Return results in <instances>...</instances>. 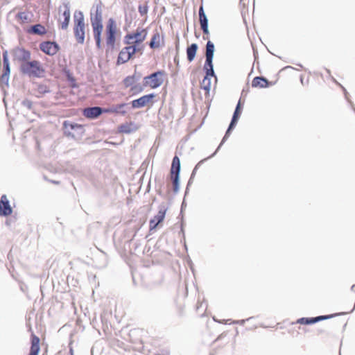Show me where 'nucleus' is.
Returning a JSON list of instances; mask_svg holds the SVG:
<instances>
[{"mask_svg": "<svg viewBox=\"0 0 355 355\" xmlns=\"http://www.w3.org/2000/svg\"><path fill=\"white\" fill-rule=\"evenodd\" d=\"M334 81L335 83H336L338 85H339V86L341 87L343 92V94H344V96H345V98L346 99V101L349 103V105L351 106V103H353L349 98V93L347 91L346 88L344 87L342 85H340V83H337L336 80L335 79H334Z\"/></svg>", "mask_w": 355, "mask_h": 355, "instance_id": "e433bc0d", "label": "nucleus"}, {"mask_svg": "<svg viewBox=\"0 0 355 355\" xmlns=\"http://www.w3.org/2000/svg\"><path fill=\"white\" fill-rule=\"evenodd\" d=\"M180 159L177 155H175L172 159L170 168V175L173 185V192L174 195L178 194L180 189Z\"/></svg>", "mask_w": 355, "mask_h": 355, "instance_id": "20e7f679", "label": "nucleus"}, {"mask_svg": "<svg viewBox=\"0 0 355 355\" xmlns=\"http://www.w3.org/2000/svg\"><path fill=\"white\" fill-rule=\"evenodd\" d=\"M206 103H207V107H206L207 112H206L205 116H207L208 114V112H209V108H210V106H211V101L207 100Z\"/></svg>", "mask_w": 355, "mask_h": 355, "instance_id": "a18cd8bd", "label": "nucleus"}, {"mask_svg": "<svg viewBox=\"0 0 355 355\" xmlns=\"http://www.w3.org/2000/svg\"><path fill=\"white\" fill-rule=\"evenodd\" d=\"M188 264L190 267V269L192 270V272H193V262L191 260V259H189V260L188 261Z\"/></svg>", "mask_w": 355, "mask_h": 355, "instance_id": "de8ad7c7", "label": "nucleus"}, {"mask_svg": "<svg viewBox=\"0 0 355 355\" xmlns=\"http://www.w3.org/2000/svg\"><path fill=\"white\" fill-rule=\"evenodd\" d=\"M213 61V49H209L207 54V59H205L203 66V71L205 73L204 76V81H207V83L206 85H203L202 87L201 88L205 91L207 96H209L211 86V78L215 77L217 78V76L214 71Z\"/></svg>", "mask_w": 355, "mask_h": 355, "instance_id": "7ed1b4c3", "label": "nucleus"}, {"mask_svg": "<svg viewBox=\"0 0 355 355\" xmlns=\"http://www.w3.org/2000/svg\"><path fill=\"white\" fill-rule=\"evenodd\" d=\"M135 331H141H141H143V330H142V329H135Z\"/></svg>", "mask_w": 355, "mask_h": 355, "instance_id": "69168bd1", "label": "nucleus"}, {"mask_svg": "<svg viewBox=\"0 0 355 355\" xmlns=\"http://www.w3.org/2000/svg\"><path fill=\"white\" fill-rule=\"evenodd\" d=\"M155 189H156L157 193L160 196H164V194H163V192L162 190V187L164 185L163 180L162 178H159L156 176L155 178Z\"/></svg>", "mask_w": 355, "mask_h": 355, "instance_id": "c85d7f7f", "label": "nucleus"}, {"mask_svg": "<svg viewBox=\"0 0 355 355\" xmlns=\"http://www.w3.org/2000/svg\"><path fill=\"white\" fill-rule=\"evenodd\" d=\"M12 208L10 205L8 198L6 195H3L0 200V215L9 216L12 214Z\"/></svg>", "mask_w": 355, "mask_h": 355, "instance_id": "6ab92c4d", "label": "nucleus"}, {"mask_svg": "<svg viewBox=\"0 0 355 355\" xmlns=\"http://www.w3.org/2000/svg\"><path fill=\"white\" fill-rule=\"evenodd\" d=\"M284 69H295V68H294L293 67H292V66H289V65H288V66L285 67L284 68Z\"/></svg>", "mask_w": 355, "mask_h": 355, "instance_id": "603ef678", "label": "nucleus"}, {"mask_svg": "<svg viewBox=\"0 0 355 355\" xmlns=\"http://www.w3.org/2000/svg\"><path fill=\"white\" fill-rule=\"evenodd\" d=\"M161 41L162 44L164 43V35H162V37L159 33L155 30L150 41L147 42V44L151 49H156L161 46Z\"/></svg>", "mask_w": 355, "mask_h": 355, "instance_id": "f3484780", "label": "nucleus"}, {"mask_svg": "<svg viewBox=\"0 0 355 355\" xmlns=\"http://www.w3.org/2000/svg\"><path fill=\"white\" fill-rule=\"evenodd\" d=\"M157 96V94L155 92L144 94L138 98L135 99V109H140L146 106H152Z\"/></svg>", "mask_w": 355, "mask_h": 355, "instance_id": "9d476101", "label": "nucleus"}, {"mask_svg": "<svg viewBox=\"0 0 355 355\" xmlns=\"http://www.w3.org/2000/svg\"><path fill=\"white\" fill-rule=\"evenodd\" d=\"M254 57H255V60H256V59H257V52H255L254 51Z\"/></svg>", "mask_w": 355, "mask_h": 355, "instance_id": "680f3d73", "label": "nucleus"}, {"mask_svg": "<svg viewBox=\"0 0 355 355\" xmlns=\"http://www.w3.org/2000/svg\"><path fill=\"white\" fill-rule=\"evenodd\" d=\"M128 81H129V78H127L125 80V84L126 85H128Z\"/></svg>", "mask_w": 355, "mask_h": 355, "instance_id": "bf43d9fd", "label": "nucleus"}, {"mask_svg": "<svg viewBox=\"0 0 355 355\" xmlns=\"http://www.w3.org/2000/svg\"><path fill=\"white\" fill-rule=\"evenodd\" d=\"M138 129V127L135 124V131H136Z\"/></svg>", "mask_w": 355, "mask_h": 355, "instance_id": "338daca9", "label": "nucleus"}, {"mask_svg": "<svg viewBox=\"0 0 355 355\" xmlns=\"http://www.w3.org/2000/svg\"><path fill=\"white\" fill-rule=\"evenodd\" d=\"M275 83L276 81H270L265 76H257L252 80V87L253 88L266 89L269 88L271 86H273Z\"/></svg>", "mask_w": 355, "mask_h": 355, "instance_id": "ddd939ff", "label": "nucleus"}, {"mask_svg": "<svg viewBox=\"0 0 355 355\" xmlns=\"http://www.w3.org/2000/svg\"><path fill=\"white\" fill-rule=\"evenodd\" d=\"M144 173H145V172H144ZM144 175V174H143V175L140 177V178H139V183H140V182L143 180V178H142V176H143Z\"/></svg>", "mask_w": 355, "mask_h": 355, "instance_id": "052dcab7", "label": "nucleus"}, {"mask_svg": "<svg viewBox=\"0 0 355 355\" xmlns=\"http://www.w3.org/2000/svg\"><path fill=\"white\" fill-rule=\"evenodd\" d=\"M196 173H197V170L193 168L191 173V175H190V178L187 182V187H186V189H185V196H187L189 193V190H190V187L192 185L193 182V180L195 178V176L196 175Z\"/></svg>", "mask_w": 355, "mask_h": 355, "instance_id": "7c9ffc66", "label": "nucleus"}, {"mask_svg": "<svg viewBox=\"0 0 355 355\" xmlns=\"http://www.w3.org/2000/svg\"><path fill=\"white\" fill-rule=\"evenodd\" d=\"M139 173H140V170H138L136 173H135V175Z\"/></svg>", "mask_w": 355, "mask_h": 355, "instance_id": "774afa93", "label": "nucleus"}, {"mask_svg": "<svg viewBox=\"0 0 355 355\" xmlns=\"http://www.w3.org/2000/svg\"><path fill=\"white\" fill-rule=\"evenodd\" d=\"M303 80H304V78H303V76H302V75H301V76H300V82L302 83V85H303V83H303Z\"/></svg>", "mask_w": 355, "mask_h": 355, "instance_id": "4d7b16f0", "label": "nucleus"}, {"mask_svg": "<svg viewBox=\"0 0 355 355\" xmlns=\"http://www.w3.org/2000/svg\"><path fill=\"white\" fill-rule=\"evenodd\" d=\"M150 190V182L149 181L147 184V187H146V193L149 192Z\"/></svg>", "mask_w": 355, "mask_h": 355, "instance_id": "09e8293b", "label": "nucleus"}, {"mask_svg": "<svg viewBox=\"0 0 355 355\" xmlns=\"http://www.w3.org/2000/svg\"><path fill=\"white\" fill-rule=\"evenodd\" d=\"M108 110H103L99 107H87L83 110V115L88 119H96L103 112H107Z\"/></svg>", "mask_w": 355, "mask_h": 355, "instance_id": "dca6fc26", "label": "nucleus"}, {"mask_svg": "<svg viewBox=\"0 0 355 355\" xmlns=\"http://www.w3.org/2000/svg\"><path fill=\"white\" fill-rule=\"evenodd\" d=\"M147 86H144V80L143 79L142 84L135 83V95L141 93L144 88Z\"/></svg>", "mask_w": 355, "mask_h": 355, "instance_id": "c9c22d12", "label": "nucleus"}, {"mask_svg": "<svg viewBox=\"0 0 355 355\" xmlns=\"http://www.w3.org/2000/svg\"><path fill=\"white\" fill-rule=\"evenodd\" d=\"M133 54V46H129L123 49L118 57V63H125L130 60Z\"/></svg>", "mask_w": 355, "mask_h": 355, "instance_id": "aec40b11", "label": "nucleus"}, {"mask_svg": "<svg viewBox=\"0 0 355 355\" xmlns=\"http://www.w3.org/2000/svg\"><path fill=\"white\" fill-rule=\"evenodd\" d=\"M324 330H322V329H320V330H318V334H322V333H324Z\"/></svg>", "mask_w": 355, "mask_h": 355, "instance_id": "13d9d810", "label": "nucleus"}, {"mask_svg": "<svg viewBox=\"0 0 355 355\" xmlns=\"http://www.w3.org/2000/svg\"><path fill=\"white\" fill-rule=\"evenodd\" d=\"M59 21L61 24L62 29L66 30L69 24L71 12L69 8L66 5L63 9L60 8L59 10Z\"/></svg>", "mask_w": 355, "mask_h": 355, "instance_id": "4468645a", "label": "nucleus"}, {"mask_svg": "<svg viewBox=\"0 0 355 355\" xmlns=\"http://www.w3.org/2000/svg\"><path fill=\"white\" fill-rule=\"evenodd\" d=\"M40 49L47 55H54L58 51L59 46L53 42H43L40 44Z\"/></svg>", "mask_w": 355, "mask_h": 355, "instance_id": "2eb2a0df", "label": "nucleus"}, {"mask_svg": "<svg viewBox=\"0 0 355 355\" xmlns=\"http://www.w3.org/2000/svg\"><path fill=\"white\" fill-rule=\"evenodd\" d=\"M3 68L4 72L1 77L2 79H3L5 77H8L10 73L9 62L6 55H3Z\"/></svg>", "mask_w": 355, "mask_h": 355, "instance_id": "2f4dec72", "label": "nucleus"}, {"mask_svg": "<svg viewBox=\"0 0 355 355\" xmlns=\"http://www.w3.org/2000/svg\"><path fill=\"white\" fill-rule=\"evenodd\" d=\"M148 208L146 207H140L137 211V216L141 215V216L138 218L139 222L137 225H135V236L137 234V231L144 225L147 219V211H148Z\"/></svg>", "mask_w": 355, "mask_h": 355, "instance_id": "a211bd4d", "label": "nucleus"}, {"mask_svg": "<svg viewBox=\"0 0 355 355\" xmlns=\"http://www.w3.org/2000/svg\"><path fill=\"white\" fill-rule=\"evenodd\" d=\"M179 221H182V220H184V212H181V211H180V214L177 218Z\"/></svg>", "mask_w": 355, "mask_h": 355, "instance_id": "c03bdc74", "label": "nucleus"}, {"mask_svg": "<svg viewBox=\"0 0 355 355\" xmlns=\"http://www.w3.org/2000/svg\"><path fill=\"white\" fill-rule=\"evenodd\" d=\"M73 33L76 41L79 44H83L85 36V24L83 14L80 12L74 15Z\"/></svg>", "mask_w": 355, "mask_h": 355, "instance_id": "0eeeda50", "label": "nucleus"}, {"mask_svg": "<svg viewBox=\"0 0 355 355\" xmlns=\"http://www.w3.org/2000/svg\"><path fill=\"white\" fill-rule=\"evenodd\" d=\"M213 157H211V155L206 157V158H204L202 159H201L200 161H199L196 164V166H194L193 168L196 169L197 171L198 170V168H200V166L203 164L205 163L207 160H208L209 159H211Z\"/></svg>", "mask_w": 355, "mask_h": 355, "instance_id": "4c0bfd02", "label": "nucleus"}, {"mask_svg": "<svg viewBox=\"0 0 355 355\" xmlns=\"http://www.w3.org/2000/svg\"><path fill=\"white\" fill-rule=\"evenodd\" d=\"M238 122H239V121L235 120L234 119H231L230 123L225 131V135L222 138V140H221L220 143L219 144V145L218 146V147L216 148V150L212 154H211V157L216 156V155L218 153V152L219 151L220 148L223 146V145L225 143V141L227 140V139L231 135L232 132L236 128Z\"/></svg>", "mask_w": 355, "mask_h": 355, "instance_id": "f8f14e48", "label": "nucleus"}, {"mask_svg": "<svg viewBox=\"0 0 355 355\" xmlns=\"http://www.w3.org/2000/svg\"><path fill=\"white\" fill-rule=\"evenodd\" d=\"M40 338L35 334L31 335V346L29 355H38L40 352Z\"/></svg>", "mask_w": 355, "mask_h": 355, "instance_id": "4be33fe9", "label": "nucleus"}, {"mask_svg": "<svg viewBox=\"0 0 355 355\" xmlns=\"http://www.w3.org/2000/svg\"><path fill=\"white\" fill-rule=\"evenodd\" d=\"M182 243H183V245H184V247L185 250L187 251L188 248H187V243H186V239L183 240Z\"/></svg>", "mask_w": 355, "mask_h": 355, "instance_id": "8fccbe9b", "label": "nucleus"}, {"mask_svg": "<svg viewBox=\"0 0 355 355\" xmlns=\"http://www.w3.org/2000/svg\"><path fill=\"white\" fill-rule=\"evenodd\" d=\"M148 35V30L141 27H138L135 31V42H143Z\"/></svg>", "mask_w": 355, "mask_h": 355, "instance_id": "5701e85b", "label": "nucleus"}, {"mask_svg": "<svg viewBox=\"0 0 355 355\" xmlns=\"http://www.w3.org/2000/svg\"><path fill=\"white\" fill-rule=\"evenodd\" d=\"M198 50V45L197 43H192L187 47V59L189 62L195 60Z\"/></svg>", "mask_w": 355, "mask_h": 355, "instance_id": "412c9836", "label": "nucleus"}, {"mask_svg": "<svg viewBox=\"0 0 355 355\" xmlns=\"http://www.w3.org/2000/svg\"><path fill=\"white\" fill-rule=\"evenodd\" d=\"M133 39V35L132 34H128L125 37V43L128 44H132V42H130L131 40Z\"/></svg>", "mask_w": 355, "mask_h": 355, "instance_id": "79ce46f5", "label": "nucleus"}, {"mask_svg": "<svg viewBox=\"0 0 355 355\" xmlns=\"http://www.w3.org/2000/svg\"><path fill=\"white\" fill-rule=\"evenodd\" d=\"M63 126L65 133L73 138L81 136L84 133V128L82 125L64 121Z\"/></svg>", "mask_w": 355, "mask_h": 355, "instance_id": "9b49d317", "label": "nucleus"}, {"mask_svg": "<svg viewBox=\"0 0 355 355\" xmlns=\"http://www.w3.org/2000/svg\"><path fill=\"white\" fill-rule=\"evenodd\" d=\"M148 2H145L144 4H139L138 6L139 12L141 16L146 15L148 11Z\"/></svg>", "mask_w": 355, "mask_h": 355, "instance_id": "72a5a7b5", "label": "nucleus"}, {"mask_svg": "<svg viewBox=\"0 0 355 355\" xmlns=\"http://www.w3.org/2000/svg\"><path fill=\"white\" fill-rule=\"evenodd\" d=\"M175 44L176 53L173 58V61H174V63L175 64L176 67L178 68L180 67V60H179L180 37H179L178 33H177V35H176Z\"/></svg>", "mask_w": 355, "mask_h": 355, "instance_id": "cd10ccee", "label": "nucleus"}, {"mask_svg": "<svg viewBox=\"0 0 355 355\" xmlns=\"http://www.w3.org/2000/svg\"><path fill=\"white\" fill-rule=\"evenodd\" d=\"M29 32L36 35H43L46 33V30L42 24H36L31 27Z\"/></svg>", "mask_w": 355, "mask_h": 355, "instance_id": "bb28decb", "label": "nucleus"}, {"mask_svg": "<svg viewBox=\"0 0 355 355\" xmlns=\"http://www.w3.org/2000/svg\"><path fill=\"white\" fill-rule=\"evenodd\" d=\"M186 196L185 194L184 195V198L182 200V202L181 203V206H180V211L181 212H184V210L187 207V202H186Z\"/></svg>", "mask_w": 355, "mask_h": 355, "instance_id": "a19ab883", "label": "nucleus"}, {"mask_svg": "<svg viewBox=\"0 0 355 355\" xmlns=\"http://www.w3.org/2000/svg\"><path fill=\"white\" fill-rule=\"evenodd\" d=\"M355 288V284H353L351 287V290L354 291V288Z\"/></svg>", "mask_w": 355, "mask_h": 355, "instance_id": "0e129e2a", "label": "nucleus"}, {"mask_svg": "<svg viewBox=\"0 0 355 355\" xmlns=\"http://www.w3.org/2000/svg\"><path fill=\"white\" fill-rule=\"evenodd\" d=\"M20 70L24 74L35 77H40L44 73V68L40 62L37 60L22 62Z\"/></svg>", "mask_w": 355, "mask_h": 355, "instance_id": "39448f33", "label": "nucleus"}, {"mask_svg": "<svg viewBox=\"0 0 355 355\" xmlns=\"http://www.w3.org/2000/svg\"><path fill=\"white\" fill-rule=\"evenodd\" d=\"M198 15H199V21L200 25V29L202 31V39L204 40H207V44L205 45V59H207V54L208 50L213 49V58H214L215 53V45L213 42H211L209 39L210 32L209 30V19L205 12L204 6L202 3H201L199 10H198Z\"/></svg>", "mask_w": 355, "mask_h": 355, "instance_id": "f03ea898", "label": "nucleus"}, {"mask_svg": "<svg viewBox=\"0 0 355 355\" xmlns=\"http://www.w3.org/2000/svg\"><path fill=\"white\" fill-rule=\"evenodd\" d=\"M295 323L300 324L302 325H312L316 322L315 317H302L298 318Z\"/></svg>", "mask_w": 355, "mask_h": 355, "instance_id": "393cba45", "label": "nucleus"}, {"mask_svg": "<svg viewBox=\"0 0 355 355\" xmlns=\"http://www.w3.org/2000/svg\"><path fill=\"white\" fill-rule=\"evenodd\" d=\"M17 56L19 60L23 61V62H29L31 53L24 49H20L17 51Z\"/></svg>", "mask_w": 355, "mask_h": 355, "instance_id": "a878e982", "label": "nucleus"}, {"mask_svg": "<svg viewBox=\"0 0 355 355\" xmlns=\"http://www.w3.org/2000/svg\"><path fill=\"white\" fill-rule=\"evenodd\" d=\"M244 103L241 99L237 102L232 119L239 121L243 110Z\"/></svg>", "mask_w": 355, "mask_h": 355, "instance_id": "b1692460", "label": "nucleus"}, {"mask_svg": "<svg viewBox=\"0 0 355 355\" xmlns=\"http://www.w3.org/2000/svg\"><path fill=\"white\" fill-rule=\"evenodd\" d=\"M254 318V317H250L247 319H245V320H234L232 321V324H239V325H244L245 323L246 322V321H249L251 319Z\"/></svg>", "mask_w": 355, "mask_h": 355, "instance_id": "58836bf2", "label": "nucleus"}, {"mask_svg": "<svg viewBox=\"0 0 355 355\" xmlns=\"http://www.w3.org/2000/svg\"><path fill=\"white\" fill-rule=\"evenodd\" d=\"M292 63H293V64H294V62H292ZM295 64H296L297 66H299V67H300L303 68L302 64H300V63H295Z\"/></svg>", "mask_w": 355, "mask_h": 355, "instance_id": "6e6d98bb", "label": "nucleus"}, {"mask_svg": "<svg viewBox=\"0 0 355 355\" xmlns=\"http://www.w3.org/2000/svg\"><path fill=\"white\" fill-rule=\"evenodd\" d=\"M195 36H196V38H199L200 36V34L197 33V32H195Z\"/></svg>", "mask_w": 355, "mask_h": 355, "instance_id": "864d4df0", "label": "nucleus"}, {"mask_svg": "<svg viewBox=\"0 0 355 355\" xmlns=\"http://www.w3.org/2000/svg\"><path fill=\"white\" fill-rule=\"evenodd\" d=\"M145 49V44L143 42H135V55L139 53L142 55Z\"/></svg>", "mask_w": 355, "mask_h": 355, "instance_id": "473e14b6", "label": "nucleus"}, {"mask_svg": "<svg viewBox=\"0 0 355 355\" xmlns=\"http://www.w3.org/2000/svg\"><path fill=\"white\" fill-rule=\"evenodd\" d=\"M168 207L164 204L162 203L159 205V211L156 215L154 216L150 220L149 223V232L152 233L155 232L159 224L162 223L164 220L167 211Z\"/></svg>", "mask_w": 355, "mask_h": 355, "instance_id": "6e6552de", "label": "nucleus"}, {"mask_svg": "<svg viewBox=\"0 0 355 355\" xmlns=\"http://www.w3.org/2000/svg\"><path fill=\"white\" fill-rule=\"evenodd\" d=\"M213 319H214V321H216V322H217L218 323H220V324L223 323L222 321L217 320L216 318H215V317H214Z\"/></svg>", "mask_w": 355, "mask_h": 355, "instance_id": "5fc2aeb1", "label": "nucleus"}, {"mask_svg": "<svg viewBox=\"0 0 355 355\" xmlns=\"http://www.w3.org/2000/svg\"><path fill=\"white\" fill-rule=\"evenodd\" d=\"M325 70H326V71H327V73H329V74H330V73H331V71H330V70H329V69H325Z\"/></svg>", "mask_w": 355, "mask_h": 355, "instance_id": "e2e57ef3", "label": "nucleus"}, {"mask_svg": "<svg viewBox=\"0 0 355 355\" xmlns=\"http://www.w3.org/2000/svg\"><path fill=\"white\" fill-rule=\"evenodd\" d=\"M165 75L164 70L159 69L144 76V86L150 87L151 89L159 87L164 83Z\"/></svg>", "mask_w": 355, "mask_h": 355, "instance_id": "423d86ee", "label": "nucleus"}, {"mask_svg": "<svg viewBox=\"0 0 355 355\" xmlns=\"http://www.w3.org/2000/svg\"><path fill=\"white\" fill-rule=\"evenodd\" d=\"M179 234L181 235V236H182L180 241H181V243H182V241L186 239L184 230H183V232L180 231Z\"/></svg>", "mask_w": 355, "mask_h": 355, "instance_id": "49530a36", "label": "nucleus"}, {"mask_svg": "<svg viewBox=\"0 0 355 355\" xmlns=\"http://www.w3.org/2000/svg\"><path fill=\"white\" fill-rule=\"evenodd\" d=\"M206 83H207V81H204V78H203L202 80L200 82V88L202 87L203 85H206Z\"/></svg>", "mask_w": 355, "mask_h": 355, "instance_id": "3c124183", "label": "nucleus"}, {"mask_svg": "<svg viewBox=\"0 0 355 355\" xmlns=\"http://www.w3.org/2000/svg\"><path fill=\"white\" fill-rule=\"evenodd\" d=\"M102 6L98 3L95 7V10L91 14V24L93 30V35L98 49L101 48V34L103 31V16Z\"/></svg>", "mask_w": 355, "mask_h": 355, "instance_id": "f257e3e1", "label": "nucleus"}, {"mask_svg": "<svg viewBox=\"0 0 355 355\" xmlns=\"http://www.w3.org/2000/svg\"><path fill=\"white\" fill-rule=\"evenodd\" d=\"M16 19L20 24L28 23L30 21L28 14L26 12H19L16 16Z\"/></svg>", "mask_w": 355, "mask_h": 355, "instance_id": "c756f323", "label": "nucleus"}, {"mask_svg": "<svg viewBox=\"0 0 355 355\" xmlns=\"http://www.w3.org/2000/svg\"><path fill=\"white\" fill-rule=\"evenodd\" d=\"M117 28L114 19H108L105 26V40L108 46L114 48L116 41Z\"/></svg>", "mask_w": 355, "mask_h": 355, "instance_id": "1a4fd4ad", "label": "nucleus"}, {"mask_svg": "<svg viewBox=\"0 0 355 355\" xmlns=\"http://www.w3.org/2000/svg\"><path fill=\"white\" fill-rule=\"evenodd\" d=\"M185 225H186V223H185L184 220H182V221H180V232H183V230H184Z\"/></svg>", "mask_w": 355, "mask_h": 355, "instance_id": "37998d69", "label": "nucleus"}, {"mask_svg": "<svg viewBox=\"0 0 355 355\" xmlns=\"http://www.w3.org/2000/svg\"><path fill=\"white\" fill-rule=\"evenodd\" d=\"M144 349V342L142 340L139 339L138 340H135V352H142Z\"/></svg>", "mask_w": 355, "mask_h": 355, "instance_id": "f704fd0d", "label": "nucleus"}, {"mask_svg": "<svg viewBox=\"0 0 355 355\" xmlns=\"http://www.w3.org/2000/svg\"><path fill=\"white\" fill-rule=\"evenodd\" d=\"M136 68L137 67L135 65V83H137L138 80H139L142 76L140 72L137 71Z\"/></svg>", "mask_w": 355, "mask_h": 355, "instance_id": "ea45409f", "label": "nucleus"}]
</instances>
